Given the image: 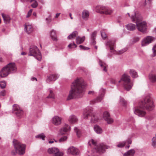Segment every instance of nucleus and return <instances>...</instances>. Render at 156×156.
Wrapping results in <instances>:
<instances>
[{
    "mask_svg": "<svg viewBox=\"0 0 156 156\" xmlns=\"http://www.w3.org/2000/svg\"><path fill=\"white\" fill-rule=\"evenodd\" d=\"M54 142V141L52 140H50L49 141V143L50 144H52Z\"/></svg>",
    "mask_w": 156,
    "mask_h": 156,
    "instance_id": "obj_64",
    "label": "nucleus"
},
{
    "mask_svg": "<svg viewBox=\"0 0 156 156\" xmlns=\"http://www.w3.org/2000/svg\"><path fill=\"white\" fill-rule=\"evenodd\" d=\"M13 144L16 151L19 154L22 155L25 153L26 148L25 144L21 143L15 139L13 140Z\"/></svg>",
    "mask_w": 156,
    "mask_h": 156,
    "instance_id": "obj_7",
    "label": "nucleus"
},
{
    "mask_svg": "<svg viewBox=\"0 0 156 156\" xmlns=\"http://www.w3.org/2000/svg\"><path fill=\"white\" fill-rule=\"evenodd\" d=\"M77 35L78 32L77 31H74L67 38L68 39H72L75 38Z\"/></svg>",
    "mask_w": 156,
    "mask_h": 156,
    "instance_id": "obj_34",
    "label": "nucleus"
},
{
    "mask_svg": "<svg viewBox=\"0 0 156 156\" xmlns=\"http://www.w3.org/2000/svg\"><path fill=\"white\" fill-rule=\"evenodd\" d=\"M49 95L47 96V98H51L54 99L55 98V95L53 93V91L49 89Z\"/></svg>",
    "mask_w": 156,
    "mask_h": 156,
    "instance_id": "obj_38",
    "label": "nucleus"
},
{
    "mask_svg": "<svg viewBox=\"0 0 156 156\" xmlns=\"http://www.w3.org/2000/svg\"><path fill=\"white\" fill-rule=\"evenodd\" d=\"M121 81L123 82L125 89L127 91H129L131 89L133 84L130 80L129 76L126 74H124L120 80H118L117 79H113L111 80V82L112 83L115 84L117 82L120 83Z\"/></svg>",
    "mask_w": 156,
    "mask_h": 156,
    "instance_id": "obj_4",
    "label": "nucleus"
},
{
    "mask_svg": "<svg viewBox=\"0 0 156 156\" xmlns=\"http://www.w3.org/2000/svg\"><path fill=\"white\" fill-rule=\"evenodd\" d=\"M146 119L148 120H151L154 119V118L151 116L148 115L146 117Z\"/></svg>",
    "mask_w": 156,
    "mask_h": 156,
    "instance_id": "obj_54",
    "label": "nucleus"
},
{
    "mask_svg": "<svg viewBox=\"0 0 156 156\" xmlns=\"http://www.w3.org/2000/svg\"><path fill=\"white\" fill-rule=\"evenodd\" d=\"M154 39V38L151 36H147L144 38L142 41L141 45L142 46H145L151 43Z\"/></svg>",
    "mask_w": 156,
    "mask_h": 156,
    "instance_id": "obj_13",
    "label": "nucleus"
},
{
    "mask_svg": "<svg viewBox=\"0 0 156 156\" xmlns=\"http://www.w3.org/2000/svg\"><path fill=\"white\" fill-rule=\"evenodd\" d=\"M35 80L36 81H37V78L35 77H32L31 78V80L32 81H34V80Z\"/></svg>",
    "mask_w": 156,
    "mask_h": 156,
    "instance_id": "obj_61",
    "label": "nucleus"
},
{
    "mask_svg": "<svg viewBox=\"0 0 156 156\" xmlns=\"http://www.w3.org/2000/svg\"><path fill=\"white\" fill-rule=\"evenodd\" d=\"M90 13L88 10H83L82 12V17L85 20H88Z\"/></svg>",
    "mask_w": 156,
    "mask_h": 156,
    "instance_id": "obj_24",
    "label": "nucleus"
},
{
    "mask_svg": "<svg viewBox=\"0 0 156 156\" xmlns=\"http://www.w3.org/2000/svg\"><path fill=\"white\" fill-rule=\"evenodd\" d=\"M79 47L80 49L82 50H88L89 49L88 48L85 47L82 45H80Z\"/></svg>",
    "mask_w": 156,
    "mask_h": 156,
    "instance_id": "obj_51",
    "label": "nucleus"
},
{
    "mask_svg": "<svg viewBox=\"0 0 156 156\" xmlns=\"http://www.w3.org/2000/svg\"><path fill=\"white\" fill-rule=\"evenodd\" d=\"M13 110L15 111V112L16 116L20 118L23 115V110L21 109L19 106L17 105H14L13 106Z\"/></svg>",
    "mask_w": 156,
    "mask_h": 156,
    "instance_id": "obj_14",
    "label": "nucleus"
},
{
    "mask_svg": "<svg viewBox=\"0 0 156 156\" xmlns=\"http://www.w3.org/2000/svg\"><path fill=\"white\" fill-rule=\"evenodd\" d=\"M94 129L95 131L98 134H101L102 133V130L100 127L98 125H95L94 126Z\"/></svg>",
    "mask_w": 156,
    "mask_h": 156,
    "instance_id": "obj_31",
    "label": "nucleus"
},
{
    "mask_svg": "<svg viewBox=\"0 0 156 156\" xmlns=\"http://www.w3.org/2000/svg\"><path fill=\"white\" fill-rule=\"evenodd\" d=\"M89 116L91 117V121L92 123H96L99 120L98 117L93 112L92 108H87L83 113V118L87 119Z\"/></svg>",
    "mask_w": 156,
    "mask_h": 156,
    "instance_id": "obj_5",
    "label": "nucleus"
},
{
    "mask_svg": "<svg viewBox=\"0 0 156 156\" xmlns=\"http://www.w3.org/2000/svg\"><path fill=\"white\" fill-rule=\"evenodd\" d=\"M78 120L76 116L74 115H70L69 119V122L71 123H74L77 122Z\"/></svg>",
    "mask_w": 156,
    "mask_h": 156,
    "instance_id": "obj_26",
    "label": "nucleus"
},
{
    "mask_svg": "<svg viewBox=\"0 0 156 156\" xmlns=\"http://www.w3.org/2000/svg\"><path fill=\"white\" fill-rule=\"evenodd\" d=\"M45 137V136L43 133L39 134L36 136V138L41 139L42 140H44Z\"/></svg>",
    "mask_w": 156,
    "mask_h": 156,
    "instance_id": "obj_41",
    "label": "nucleus"
},
{
    "mask_svg": "<svg viewBox=\"0 0 156 156\" xmlns=\"http://www.w3.org/2000/svg\"><path fill=\"white\" fill-rule=\"evenodd\" d=\"M48 152L49 154H53V156H62L63 155L62 152H60L59 150L56 147L49 148Z\"/></svg>",
    "mask_w": 156,
    "mask_h": 156,
    "instance_id": "obj_9",
    "label": "nucleus"
},
{
    "mask_svg": "<svg viewBox=\"0 0 156 156\" xmlns=\"http://www.w3.org/2000/svg\"><path fill=\"white\" fill-rule=\"evenodd\" d=\"M96 10H104V9H107L106 7L102 6L101 5H97L96 7Z\"/></svg>",
    "mask_w": 156,
    "mask_h": 156,
    "instance_id": "obj_44",
    "label": "nucleus"
},
{
    "mask_svg": "<svg viewBox=\"0 0 156 156\" xmlns=\"http://www.w3.org/2000/svg\"><path fill=\"white\" fill-rule=\"evenodd\" d=\"M46 23L48 24H49L51 21V15H50L48 17L45 19Z\"/></svg>",
    "mask_w": 156,
    "mask_h": 156,
    "instance_id": "obj_43",
    "label": "nucleus"
},
{
    "mask_svg": "<svg viewBox=\"0 0 156 156\" xmlns=\"http://www.w3.org/2000/svg\"><path fill=\"white\" fill-rule=\"evenodd\" d=\"M5 66L10 73H15L17 70L16 66L14 63H10Z\"/></svg>",
    "mask_w": 156,
    "mask_h": 156,
    "instance_id": "obj_12",
    "label": "nucleus"
},
{
    "mask_svg": "<svg viewBox=\"0 0 156 156\" xmlns=\"http://www.w3.org/2000/svg\"><path fill=\"white\" fill-rule=\"evenodd\" d=\"M6 86V82L5 81H0V87L1 88L4 89L5 88Z\"/></svg>",
    "mask_w": 156,
    "mask_h": 156,
    "instance_id": "obj_42",
    "label": "nucleus"
},
{
    "mask_svg": "<svg viewBox=\"0 0 156 156\" xmlns=\"http://www.w3.org/2000/svg\"><path fill=\"white\" fill-rule=\"evenodd\" d=\"M74 130L76 134V135L78 137H80V130L78 129L77 127H75L74 129Z\"/></svg>",
    "mask_w": 156,
    "mask_h": 156,
    "instance_id": "obj_39",
    "label": "nucleus"
},
{
    "mask_svg": "<svg viewBox=\"0 0 156 156\" xmlns=\"http://www.w3.org/2000/svg\"><path fill=\"white\" fill-rule=\"evenodd\" d=\"M129 5L128 3H127L126 2H125L124 4V6H129Z\"/></svg>",
    "mask_w": 156,
    "mask_h": 156,
    "instance_id": "obj_62",
    "label": "nucleus"
},
{
    "mask_svg": "<svg viewBox=\"0 0 156 156\" xmlns=\"http://www.w3.org/2000/svg\"><path fill=\"white\" fill-rule=\"evenodd\" d=\"M70 130V127L68 124H66L59 130V133L62 135L69 131Z\"/></svg>",
    "mask_w": 156,
    "mask_h": 156,
    "instance_id": "obj_16",
    "label": "nucleus"
},
{
    "mask_svg": "<svg viewBox=\"0 0 156 156\" xmlns=\"http://www.w3.org/2000/svg\"><path fill=\"white\" fill-rule=\"evenodd\" d=\"M127 50L126 49H124L121 51H119V53L121 54L124 52H125Z\"/></svg>",
    "mask_w": 156,
    "mask_h": 156,
    "instance_id": "obj_57",
    "label": "nucleus"
},
{
    "mask_svg": "<svg viewBox=\"0 0 156 156\" xmlns=\"http://www.w3.org/2000/svg\"><path fill=\"white\" fill-rule=\"evenodd\" d=\"M2 15L4 23L5 24H8L9 23L11 18L9 15L2 13Z\"/></svg>",
    "mask_w": 156,
    "mask_h": 156,
    "instance_id": "obj_23",
    "label": "nucleus"
},
{
    "mask_svg": "<svg viewBox=\"0 0 156 156\" xmlns=\"http://www.w3.org/2000/svg\"><path fill=\"white\" fill-rule=\"evenodd\" d=\"M29 56H33L39 61L41 59V54L38 48L36 46H31L29 49Z\"/></svg>",
    "mask_w": 156,
    "mask_h": 156,
    "instance_id": "obj_8",
    "label": "nucleus"
},
{
    "mask_svg": "<svg viewBox=\"0 0 156 156\" xmlns=\"http://www.w3.org/2000/svg\"><path fill=\"white\" fill-rule=\"evenodd\" d=\"M5 90H3L0 92V96H5Z\"/></svg>",
    "mask_w": 156,
    "mask_h": 156,
    "instance_id": "obj_52",
    "label": "nucleus"
},
{
    "mask_svg": "<svg viewBox=\"0 0 156 156\" xmlns=\"http://www.w3.org/2000/svg\"><path fill=\"white\" fill-rule=\"evenodd\" d=\"M62 122V118L58 116H54L52 119L53 124L55 126L60 125Z\"/></svg>",
    "mask_w": 156,
    "mask_h": 156,
    "instance_id": "obj_19",
    "label": "nucleus"
},
{
    "mask_svg": "<svg viewBox=\"0 0 156 156\" xmlns=\"http://www.w3.org/2000/svg\"><path fill=\"white\" fill-rule=\"evenodd\" d=\"M99 64L100 66L103 68V70L105 72H107L108 67V65L100 60L99 61Z\"/></svg>",
    "mask_w": 156,
    "mask_h": 156,
    "instance_id": "obj_27",
    "label": "nucleus"
},
{
    "mask_svg": "<svg viewBox=\"0 0 156 156\" xmlns=\"http://www.w3.org/2000/svg\"><path fill=\"white\" fill-rule=\"evenodd\" d=\"M101 32L102 38L104 39H105L107 37V36L105 33L104 31H101Z\"/></svg>",
    "mask_w": 156,
    "mask_h": 156,
    "instance_id": "obj_49",
    "label": "nucleus"
},
{
    "mask_svg": "<svg viewBox=\"0 0 156 156\" xmlns=\"http://www.w3.org/2000/svg\"><path fill=\"white\" fill-rule=\"evenodd\" d=\"M16 153H18V152H17L16 151V150L15 151H12L11 152V154L12 155H15L16 154Z\"/></svg>",
    "mask_w": 156,
    "mask_h": 156,
    "instance_id": "obj_58",
    "label": "nucleus"
},
{
    "mask_svg": "<svg viewBox=\"0 0 156 156\" xmlns=\"http://www.w3.org/2000/svg\"><path fill=\"white\" fill-rule=\"evenodd\" d=\"M133 13H134L133 14H132L131 12H130V13H128L127 14L128 15V16H130V15H131V17H130L131 18V17L132 16V15H134L135 12L136 13V14L137 15V16H138V17H139V16H140V15L139 14L138 12L137 11H135L134 10V11H133Z\"/></svg>",
    "mask_w": 156,
    "mask_h": 156,
    "instance_id": "obj_46",
    "label": "nucleus"
},
{
    "mask_svg": "<svg viewBox=\"0 0 156 156\" xmlns=\"http://www.w3.org/2000/svg\"><path fill=\"white\" fill-rule=\"evenodd\" d=\"M26 54V53L24 52H23L21 53V55H25Z\"/></svg>",
    "mask_w": 156,
    "mask_h": 156,
    "instance_id": "obj_63",
    "label": "nucleus"
},
{
    "mask_svg": "<svg viewBox=\"0 0 156 156\" xmlns=\"http://www.w3.org/2000/svg\"><path fill=\"white\" fill-rule=\"evenodd\" d=\"M149 78L151 82H156V73L155 72H152L149 75Z\"/></svg>",
    "mask_w": 156,
    "mask_h": 156,
    "instance_id": "obj_22",
    "label": "nucleus"
},
{
    "mask_svg": "<svg viewBox=\"0 0 156 156\" xmlns=\"http://www.w3.org/2000/svg\"><path fill=\"white\" fill-rule=\"evenodd\" d=\"M10 74L6 67L5 66L3 67L0 72V76L2 78H4Z\"/></svg>",
    "mask_w": 156,
    "mask_h": 156,
    "instance_id": "obj_18",
    "label": "nucleus"
},
{
    "mask_svg": "<svg viewBox=\"0 0 156 156\" xmlns=\"http://www.w3.org/2000/svg\"><path fill=\"white\" fill-rule=\"evenodd\" d=\"M126 27L127 30H129L133 31L135 30L136 26L134 24L129 23L126 25Z\"/></svg>",
    "mask_w": 156,
    "mask_h": 156,
    "instance_id": "obj_28",
    "label": "nucleus"
},
{
    "mask_svg": "<svg viewBox=\"0 0 156 156\" xmlns=\"http://www.w3.org/2000/svg\"><path fill=\"white\" fill-rule=\"evenodd\" d=\"M24 30L28 34H30L33 31V28L29 23H27L25 25Z\"/></svg>",
    "mask_w": 156,
    "mask_h": 156,
    "instance_id": "obj_20",
    "label": "nucleus"
},
{
    "mask_svg": "<svg viewBox=\"0 0 156 156\" xmlns=\"http://www.w3.org/2000/svg\"><path fill=\"white\" fill-rule=\"evenodd\" d=\"M105 91L104 89L101 88L100 90V92L101 93V94L96 99L91 101L90 102V104L91 105H94L96 103L100 102L103 98V97H104L105 93Z\"/></svg>",
    "mask_w": 156,
    "mask_h": 156,
    "instance_id": "obj_11",
    "label": "nucleus"
},
{
    "mask_svg": "<svg viewBox=\"0 0 156 156\" xmlns=\"http://www.w3.org/2000/svg\"><path fill=\"white\" fill-rule=\"evenodd\" d=\"M131 19L132 22L136 23L137 28L139 31L143 33L146 32L147 29V23L145 21L140 22L142 20L140 16L138 17L135 12L134 15H132Z\"/></svg>",
    "mask_w": 156,
    "mask_h": 156,
    "instance_id": "obj_3",
    "label": "nucleus"
},
{
    "mask_svg": "<svg viewBox=\"0 0 156 156\" xmlns=\"http://www.w3.org/2000/svg\"><path fill=\"white\" fill-rule=\"evenodd\" d=\"M21 1L22 2L30 1V2H32L34 1V2L31 5V7L33 8H36L38 5V3L35 0H21Z\"/></svg>",
    "mask_w": 156,
    "mask_h": 156,
    "instance_id": "obj_32",
    "label": "nucleus"
},
{
    "mask_svg": "<svg viewBox=\"0 0 156 156\" xmlns=\"http://www.w3.org/2000/svg\"><path fill=\"white\" fill-rule=\"evenodd\" d=\"M85 39V37L83 36L82 37L79 36L76 37V43L77 44H80L82 43Z\"/></svg>",
    "mask_w": 156,
    "mask_h": 156,
    "instance_id": "obj_33",
    "label": "nucleus"
},
{
    "mask_svg": "<svg viewBox=\"0 0 156 156\" xmlns=\"http://www.w3.org/2000/svg\"><path fill=\"white\" fill-rule=\"evenodd\" d=\"M91 144L94 146V150L96 152L103 153L105 151L106 149H108L109 148L108 146L105 145L103 144H101L96 146V143L93 139L90 140L88 143V144L90 146L91 145Z\"/></svg>",
    "mask_w": 156,
    "mask_h": 156,
    "instance_id": "obj_6",
    "label": "nucleus"
},
{
    "mask_svg": "<svg viewBox=\"0 0 156 156\" xmlns=\"http://www.w3.org/2000/svg\"><path fill=\"white\" fill-rule=\"evenodd\" d=\"M67 153L73 155H77L78 154L79 150L76 147L71 146L69 147L67 150Z\"/></svg>",
    "mask_w": 156,
    "mask_h": 156,
    "instance_id": "obj_17",
    "label": "nucleus"
},
{
    "mask_svg": "<svg viewBox=\"0 0 156 156\" xmlns=\"http://www.w3.org/2000/svg\"><path fill=\"white\" fill-rule=\"evenodd\" d=\"M91 43L93 44H95V39H92L91 41Z\"/></svg>",
    "mask_w": 156,
    "mask_h": 156,
    "instance_id": "obj_59",
    "label": "nucleus"
},
{
    "mask_svg": "<svg viewBox=\"0 0 156 156\" xmlns=\"http://www.w3.org/2000/svg\"><path fill=\"white\" fill-rule=\"evenodd\" d=\"M132 143L131 140L130 139H128L126 141H124L122 142H120L117 145V147H123L127 143L128 144H131Z\"/></svg>",
    "mask_w": 156,
    "mask_h": 156,
    "instance_id": "obj_25",
    "label": "nucleus"
},
{
    "mask_svg": "<svg viewBox=\"0 0 156 156\" xmlns=\"http://www.w3.org/2000/svg\"><path fill=\"white\" fill-rule=\"evenodd\" d=\"M97 32L96 31L93 32L91 34V39H95V37L96 36Z\"/></svg>",
    "mask_w": 156,
    "mask_h": 156,
    "instance_id": "obj_47",
    "label": "nucleus"
},
{
    "mask_svg": "<svg viewBox=\"0 0 156 156\" xmlns=\"http://www.w3.org/2000/svg\"><path fill=\"white\" fill-rule=\"evenodd\" d=\"M32 10H29L26 16V18H28L31 15L32 12Z\"/></svg>",
    "mask_w": 156,
    "mask_h": 156,
    "instance_id": "obj_53",
    "label": "nucleus"
},
{
    "mask_svg": "<svg viewBox=\"0 0 156 156\" xmlns=\"http://www.w3.org/2000/svg\"><path fill=\"white\" fill-rule=\"evenodd\" d=\"M60 14V13H57V14H56V15H55V18H58Z\"/></svg>",
    "mask_w": 156,
    "mask_h": 156,
    "instance_id": "obj_60",
    "label": "nucleus"
},
{
    "mask_svg": "<svg viewBox=\"0 0 156 156\" xmlns=\"http://www.w3.org/2000/svg\"><path fill=\"white\" fill-rule=\"evenodd\" d=\"M139 40L140 38L139 37H136L134 39L133 41L135 43L138 41Z\"/></svg>",
    "mask_w": 156,
    "mask_h": 156,
    "instance_id": "obj_56",
    "label": "nucleus"
},
{
    "mask_svg": "<svg viewBox=\"0 0 156 156\" xmlns=\"http://www.w3.org/2000/svg\"><path fill=\"white\" fill-rule=\"evenodd\" d=\"M103 118L108 124H111L113 122V120L111 117L109 113L107 111H105L104 112L103 114Z\"/></svg>",
    "mask_w": 156,
    "mask_h": 156,
    "instance_id": "obj_15",
    "label": "nucleus"
},
{
    "mask_svg": "<svg viewBox=\"0 0 156 156\" xmlns=\"http://www.w3.org/2000/svg\"><path fill=\"white\" fill-rule=\"evenodd\" d=\"M96 12L102 14H110L112 12V10H96Z\"/></svg>",
    "mask_w": 156,
    "mask_h": 156,
    "instance_id": "obj_35",
    "label": "nucleus"
},
{
    "mask_svg": "<svg viewBox=\"0 0 156 156\" xmlns=\"http://www.w3.org/2000/svg\"><path fill=\"white\" fill-rule=\"evenodd\" d=\"M154 105L152 98L150 95L145 97L144 100L139 104L140 108H135L134 112L135 114L139 117H143L146 114V112L141 108L145 109L148 111L152 110L154 107Z\"/></svg>",
    "mask_w": 156,
    "mask_h": 156,
    "instance_id": "obj_2",
    "label": "nucleus"
},
{
    "mask_svg": "<svg viewBox=\"0 0 156 156\" xmlns=\"http://www.w3.org/2000/svg\"><path fill=\"white\" fill-rule=\"evenodd\" d=\"M50 35L52 39L54 41H56L57 40L55 31L52 30L51 33Z\"/></svg>",
    "mask_w": 156,
    "mask_h": 156,
    "instance_id": "obj_30",
    "label": "nucleus"
},
{
    "mask_svg": "<svg viewBox=\"0 0 156 156\" xmlns=\"http://www.w3.org/2000/svg\"><path fill=\"white\" fill-rule=\"evenodd\" d=\"M86 84L82 79H77L72 83L67 100H69L81 96L84 91Z\"/></svg>",
    "mask_w": 156,
    "mask_h": 156,
    "instance_id": "obj_1",
    "label": "nucleus"
},
{
    "mask_svg": "<svg viewBox=\"0 0 156 156\" xmlns=\"http://www.w3.org/2000/svg\"><path fill=\"white\" fill-rule=\"evenodd\" d=\"M135 151L133 149H131L126 153L123 155L124 156H133L135 153Z\"/></svg>",
    "mask_w": 156,
    "mask_h": 156,
    "instance_id": "obj_29",
    "label": "nucleus"
},
{
    "mask_svg": "<svg viewBox=\"0 0 156 156\" xmlns=\"http://www.w3.org/2000/svg\"><path fill=\"white\" fill-rule=\"evenodd\" d=\"M105 45L107 48H109L111 52L115 53V51L114 50L115 47V41L114 40H108L106 42Z\"/></svg>",
    "mask_w": 156,
    "mask_h": 156,
    "instance_id": "obj_10",
    "label": "nucleus"
},
{
    "mask_svg": "<svg viewBox=\"0 0 156 156\" xmlns=\"http://www.w3.org/2000/svg\"><path fill=\"white\" fill-rule=\"evenodd\" d=\"M88 94L89 95H93L95 94V92L93 90H90L88 91Z\"/></svg>",
    "mask_w": 156,
    "mask_h": 156,
    "instance_id": "obj_55",
    "label": "nucleus"
},
{
    "mask_svg": "<svg viewBox=\"0 0 156 156\" xmlns=\"http://www.w3.org/2000/svg\"><path fill=\"white\" fill-rule=\"evenodd\" d=\"M129 73L131 76L133 78H136L138 76L137 73L133 69H131Z\"/></svg>",
    "mask_w": 156,
    "mask_h": 156,
    "instance_id": "obj_36",
    "label": "nucleus"
},
{
    "mask_svg": "<svg viewBox=\"0 0 156 156\" xmlns=\"http://www.w3.org/2000/svg\"><path fill=\"white\" fill-rule=\"evenodd\" d=\"M59 77V75L57 74L51 75L48 76L46 81L48 83H49L51 81H54L58 78Z\"/></svg>",
    "mask_w": 156,
    "mask_h": 156,
    "instance_id": "obj_21",
    "label": "nucleus"
},
{
    "mask_svg": "<svg viewBox=\"0 0 156 156\" xmlns=\"http://www.w3.org/2000/svg\"><path fill=\"white\" fill-rule=\"evenodd\" d=\"M120 104L122 106H126L127 104L126 101H125V100L122 98H120Z\"/></svg>",
    "mask_w": 156,
    "mask_h": 156,
    "instance_id": "obj_40",
    "label": "nucleus"
},
{
    "mask_svg": "<svg viewBox=\"0 0 156 156\" xmlns=\"http://www.w3.org/2000/svg\"><path fill=\"white\" fill-rule=\"evenodd\" d=\"M77 47V45L73 42V43L70 44L68 45V47L70 48H75Z\"/></svg>",
    "mask_w": 156,
    "mask_h": 156,
    "instance_id": "obj_45",
    "label": "nucleus"
},
{
    "mask_svg": "<svg viewBox=\"0 0 156 156\" xmlns=\"http://www.w3.org/2000/svg\"><path fill=\"white\" fill-rule=\"evenodd\" d=\"M67 139V137L66 136H63L59 140L60 142H63L66 141Z\"/></svg>",
    "mask_w": 156,
    "mask_h": 156,
    "instance_id": "obj_48",
    "label": "nucleus"
},
{
    "mask_svg": "<svg viewBox=\"0 0 156 156\" xmlns=\"http://www.w3.org/2000/svg\"><path fill=\"white\" fill-rule=\"evenodd\" d=\"M152 50L153 53V56H154L156 55V45L154 46Z\"/></svg>",
    "mask_w": 156,
    "mask_h": 156,
    "instance_id": "obj_50",
    "label": "nucleus"
},
{
    "mask_svg": "<svg viewBox=\"0 0 156 156\" xmlns=\"http://www.w3.org/2000/svg\"><path fill=\"white\" fill-rule=\"evenodd\" d=\"M152 1V0H145L144 4V6L147 8L150 7Z\"/></svg>",
    "mask_w": 156,
    "mask_h": 156,
    "instance_id": "obj_37",
    "label": "nucleus"
}]
</instances>
